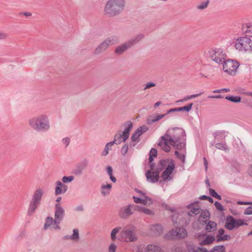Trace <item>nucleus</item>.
Returning a JSON list of instances; mask_svg holds the SVG:
<instances>
[{"mask_svg":"<svg viewBox=\"0 0 252 252\" xmlns=\"http://www.w3.org/2000/svg\"><path fill=\"white\" fill-rule=\"evenodd\" d=\"M64 215V210L59 204H56L55 219L60 223Z\"/></svg>","mask_w":252,"mask_h":252,"instance_id":"20","label":"nucleus"},{"mask_svg":"<svg viewBox=\"0 0 252 252\" xmlns=\"http://www.w3.org/2000/svg\"><path fill=\"white\" fill-rule=\"evenodd\" d=\"M153 233L155 235H159L162 232V227L159 224L154 225L151 227Z\"/></svg>","mask_w":252,"mask_h":252,"instance_id":"32","label":"nucleus"},{"mask_svg":"<svg viewBox=\"0 0 252 252\" xmlns=\"http://www.w3.org/2000/svg\"><path fill=\"white\" fill-rule=\"evenodd\" d=\"M135 191L140 194L141 198H145V196H146L145 192H142L138 189H135Z\"/></svg>","mask_w":252,"mask_h":252,"instance_id":"55","label":"nucleus"},{"mask_svg":"<svg viewBox=\"0 0 252 252\" xmlns=\"http://www.w3.org/2000/svg\"><path fill=\"white\" fill-rule=\"evenodd\" d=\"M143 37V36L142 35H138L133 39H132L120 46H118L115 49V53L118 55L123 54L133 45L140 41Z\"/></svg>","mask_w":252,"mask_h":252,"instance_id":"10","label":"nucleus"},{"mask_svg":"<svg viewBox=\"0 0 252 252\" xmlns=\"http://www.w3.org/2000/svg\"><path fill=\"white\" fill-rule=\"evenodd\" d=\"M201 94H192V95H189V96H188V98L189 99H192L193 98H195V97H198L199 96V95H201Z\"/></svg>","mask_w":252,"mask_h":252,"instance_id":"56","label":"nucleus"},{"mask_svg":"<svg viewBox=\"0 0 252 252\" xmlns=\"http://www.w3.org/2000/svg\"><path fill=\"white\" fill-rule=\"evenodd\" d=\"M216 147L218 149H220L222 150H227L226 145L224 144L217 143L216 144Z\"/></svg>","mask_w":252,"mask_h":252,"instance_id":"46","label":"nucleus"},{"mask_svg":"<svg viewBox=\"0 0 252 252\" xmlns=\"http://www.w3.org/2000/svg\"><path fill=\"white\" fill-rule=\"evenodd\" d=\"M158 164L156 165L154 164H151V169L145 174L148 182L154 183L158 181L160 170H158Z\"/></svg>","mask_w":252,"mask_h":252,"instance_id":"11","label":"nucleus"},{"mask_svg":"<svg viewBox=\"0 0 252 252\" xmlns=\"http://www.w3.org/2000/svg\"><path fill=\"white\" fill-rule=\"evenodd\" d=\"M63 143L65 145V146L66 147L68 146L70 143V139L69 138H63L62 140Z\"/></svg>","mask_w":252,"mask_h":252,"instance_id":"50","label":"nucleus"},{"mask_svg":"<svg viewBox=\"0 0 252 252\" xmlns=\"http://www.w3.org/2000/svg\"><path fill=\"white\" fill-rule=\"evenodd\" d=\"M193 106V103H190L188 105L183 106V111H185L187 112L190 111L192 109Z\"/></svg>","mask_w":252,"mask_h":252,"instance_id":"47","label":"nucleus"},{"mask_svg":"<svg viewBox=\"0 0 252 252\" xmlns=\"http://www.w3.org/2000/svg\"><path fill=\"white\" fill-rule=\"evenodd\" d=\"M112 171H113L112 168L111 166L107 167V172L108 174H109V175H111L112 174Z\"/></svg>","mask_w":252,"mask_h":252,"instance_id":"57","label":"nucleus"},{"mask_svg":"<svg viewBox=\"0 0 252 252\" xmlns=\"http://www.w3.org/2000/svg\"><path fill=\"white\" fill-rule=\"evenodd\" d=\"M74 180V177L72 176H63L62 178V181L64 183H68L72 182Z\"/></svg>","mask_w":252,"mask_h":252,"instance_id":"42","label":"nucleus"},{"mask_svg":"<svg viewBox=\"0 0 252 252\" xmlns=\"http://www.w3.org/2000/svg\"><path fill=\"white\" fill-rule=\"evenodd\" d=\"M134 207L133 205H128L121 208L119 211L120 217L123 219L127 218L133 214L132 208L134 209Z\"/></svg>","mask_w":252,"mask_h":252,"instance_id":"18","label":"nucleus"},{"mask_svg":"<svg viewBox=\"0 0 252 252\" xmlns=\"http://www.w3.org/2000/svg\"><path fill=\"white\" fill-rule=\"evenodd\" d=\"M187 236L186 230L183 228H180L177 229H172L166 235V237L169 239L174 238H184Z\"/></svg>","mask_w":252,"mask_h":252,"instance_id":"16","label":"nucleus"},{"mask_svg":"<svg viewBox=\"0 0 252 252\" xmlns=\"http://www.w3.org/2000/svg\"><path fill=\"white\" fill-rule=\"evenodd\" d=\"M125 129L122 133L116 134L113 141L114 144H119L124 142L129 137V132L132 128L133 124L130 121H128L125 124Z\"/></svg>","mask_w":252,"mask_h":252,"instance_id":"7","label":"nucleus"},{"mask_svg":"<svg viewBox=\"0 0 252 252\" xmlns=\"http://www.w3.org/2000/svg\"><path fill=\"white\" fill-rule=\"evenodd\" d=\"M60 222L55 219L54 220L51 217H47L45 220L44 228V229H47L48 228L60 229Z\"/></svg>","mask_w":252,"mask_h":252,"instance_id":"17","label":"nucleus"},{"mask_svg":"<svg viewBox=\"0 0 252 252\" xmlns=\"http://www.w3.org/2000/svg\"><path fill=\"white\" fill-rule=\"evenodd\" d=\"M144 250V252H164L159 246L153 244H149L147 245ZM138 252H143L142 250L140 251L139 249Z\"/></svg>","mask_w":252,"mask_h":252,"instance_id":"23","label":"nucleus"},{"mask_svg":"<svg viewBox=\"0 0 252 252\" xmlns=\"http://www.w3.org/2000/svg\"><path fill=\"white\" fill-rule=\"evenodd\" d=\"M112 188V185L110 184H102L101 187V193L103 196H106L110 194Z\"/></svg>","mask_w":252,"mask_h":252,"instance_id":"27","label":"nucleus"},{"mask_svg":"<svg viewBox=\"0 0 252 252\" xmlns=\"http://www.w3.org/2000/svg\"><path fill=\"white\" fill-rule=\"evenodd\" d=\"M125 6V0H108L103 9L104 15L109 17L116 16L122 12Z\"/></svg>","mask_w":252,"mask_h":252,"instance_id":"2","label":"nucleus"},{"mask_svg":"<svg viewBox=\"0 0 252 252\" xmlns=\"http://www.w3.org/2000/svg\"><path fill=\"white\" fill-rule=\"evenodd\" d=\"M208 98H222V97L220 95H217L209 96Z\"/></svg>","mask_w":252,"mask_h":252,"instance_id":"59","label":"nucleus"},{"mask_svg":"<svg viewBox=\"0 0 252 252\" xmlns=\"http://www.w3.org/2000/svg\"><path fill=\"white\" fill-rule=\"evenodd\" d=\"M43 194L44 191L43 189L41 188L37 189L33 193L31 201L39 205Z\"/></svg>","mask_w":252,"mask_h":252,"instance_id":"21","label":"nucleus"},{"mask_svg":"<svg viewBox=\"0 0 252 252\" xmlns=\"http://www.w3.org/2000/svg\"><path fill=\"white\" fill-rule=\"evenodd\" d=\"M157 155V151L156 149H152L150 152L149 161L150 164L152 163L153 157H156Z\"/></svg>","mask_w":252,"mask_h":252,"instance_id":"38","label":"nucleus"},{"mask_svg":"<svg viewBox=\"0 0 252 252\" xmlns=\"http://www.w3.org/2000/svg\"><path fill=\"white\" fill-rule=\"evenodd\" d=\"M171 139L166 134L161 136L158 142V146L165 152H168L171 150V146H175V143L172 142Z\"/></svg>","mask_w":252,"mask_h":252,"instance_id":"14","label":"nucleus"},{"mask_svg":"<svg viewBox=\"0 0 252 252\" xmlns=\"http://www.w3.org/2000/svg\"><path fill=\"white\" fill-rule=\"evenodd\" d=\"M148 130V127L145 125L139 127L132 135L131 137V140L132 141H136L139 137Z\"/></svg>","mask_w":252,"mask_h":252,"instance_id":"19","label":"nucleus"},{"mask_svg":"<svg viewBox=\"0 0 252 252\" xmlns=\"http://www.w3.org/2000/svg\"><path fill=\"white\" fill-rule=\"evenodd\" d=\"M217 227V223L214 221H210L206 226V230L208 232H213Z\"/></svg>","mask_w":252,"mask_h":252,"instance_id":"35","label":"nucleus"},{"mask_svg":"<svg viewBox=\"0 0 252 252\" xmlns=\"http://www.w3.org/2000/svg\"><path fill=\"white\" fill-rule=\"evenodd\" d=\"M246 215H251L252 214V205L247 208L244 212Z\"/></svg>","mask_w":252,"mask_h":252,"instance_id":"52","label":"nucleus"},{"mask_svg":"<svg viewBox=\"0 0 252 252\" xmlns=\"http://www.w3.org/2000/svg\"><path fill=\"white\" fill-rule=\"evenodd\" d=\"M237 204L238 205H249L252 204V203L248 202H242V201H238Z\"/></svg>","mask_w":252,"mask_h":252,"instance_id":"58","label":"nucleus"},{"mask_svg":"<svg viewBox=\"0 0 252 252\" xmlns=\"http://www.w3.org/2000/svg\"><path fill=\"white\" fill-rule=\"evenodd\" d=\"M190 211L189 212V216L195 215L200 213V209L196 204H192L188 206Z\"/></svg>","mask_w":252,"mask_h":252,"instance_id":"26","label":"nucleus"},{"mask_svg":"<svg viewBox=\"0 0 252 252\" xmlns=\"http://www.w3.org/2000/svg\"><path fill=\"white\" fill-rule=\"evenodd\" d=\"M211 252H225V248L223 246H216L213 248Z\"/></svg>","mask_w":252,"mask_h":252,"instance_id":"37","label":"nucleus"},{"mask_svg":"<svg viewBox=\"0 0 252 252\" xmlns=\"http://www.w3.org/2000/svg\"><path fill=\"white\" fill-rule=\"evenodd\" d=\"M209 219V213L207 211H203L200 214L198 220L200 222H206Z\"/></svg>","mask_w":252,"mask_h":252,"instance_id":"34","label":"nucleus"},{"mask_svg":"<svg viewBox=\"0 0 252 252\" xmlns=\"http://www.w3.org/2000/svg\"><path fill=\"white\" fill-rule=\"evenodd\" d=\"M209 193L213 197L216 198L219 200L221 199V196L220 195H219L214 189H209Z\"/></svg>","mask_w":252,"mask_h":252,"instance_id":"40","label":"nucleus"},{"mask_svg":"<svg viewBox=\"0 0 252 252\" xmlns=\"http://www.w3.org/2000/svg\"><path fill=\"white\" fill-rule=\"evenodd\" d=\"M29 126L37 132H45L51 127L49 117L45 114H41L31 118L28 120Z\"/></svg>","mask_w":252,"mask_h":252,"instance_id":"1","label":"nucleus"},{"mask_svg":"<svg viewBox=\"0 0 252 252\" xmlns=\"http://www.w3.org/2000/svg\"><path fill=\"white\" fill-rule=\"evenodd\" d=\"M6 35L2 32H0V39H5L6 37Z\"/></svg>","mask_w":252,"mask_h":252,"instance_id":"60","label":"nucleus"},{"mask_svg":"<svg viewBox=\"0 0 252 252\" xmlns=\"http://www.w3.org/2000/svg\"><path fill=\"white\" fill-rule=\"evenodd\" d=\"M209 252L207 249L205 248H200L199 247V252Z\"/></svg>","mask_w":252,"mask_h":252,"instance_id":"61","label":"nucleus"},{"mask_svg":"<svg viewBox=\"0 0 252 252\" xmlns=\"http://www.w3.org/2000/svg\"><path fill=\"white\" fill-rule=\"evenodd\" d=\"M122 228L121 227H117L113 228L110 234L111 239L112 241H115L118 239V237H117V235L121 232Z\"/></svg>","mask_w":252,"mask_h":252,"instance_id":"28","label":"nucleus"},{"mask_svg":"<svg viewBox=\"0 0 252 252\" xmlns=\"http://www.w3.org/2000/svg\"><path fill=\"white\" fill-rule=\"evenodd\" d=\"M110 176V179H111V180L114 182V183H115L116 182V179L115 177H114L112 174L111 175H109Z\"/></svg>","mask_w":252,"mask_h":252,"instance_id":"63","label":"nucleus"},{"mask_svg":"<svg viewBox=\"0 0 252 252\" xmlns=\"http://www.w3.org/2000/svg\"><path fill=\"white\" fill-rule=\"evenodd\" d=\"M219 234L217 236V241L227 240L229 238V236L225 235L222 236L224 234V231L223 229H220L218 231Z\"/></svg>","mask_w":252,"mask_h":252,"instance_id":"33","label":"nucleus"},{"mask_svg":"<svg viewBox=\"0 0 252 252\" xmlns=\"http://www.w3.org/2000/svg\"><path fill=\"white\" fill-rule=\"evenodd\" d=\"M133 198L136 203H141L143 205H151L153 203L152 200L147 196H145V198L133 196Z\"/></svg>","mask_w":252,"mask_h":252,"instance_id":"24","label":"nucleus"},{"mask_svg":"<svg viewBox=\"0 0 252 252\" xmlns=\"http://www.w3.org/2000/svg\"><path fill=\"white\" fill-rule=\"evenodd\" d=\"M240 66L239 62L236 60L227 59L222 64V69L226 73L230 75H235Z\"/></svg>","mask_w":252,"mask_h":252,"instance_id":"8","label":"nucleus"},{"mask_svg":"<svg viewBox=\"0 0 252 252\" xmlns=\"http://www.w3.org/2000/svg\"><path fill=\"white\" fill-rule=\"evenodd\" d=\"M114 144L113 142H111L106 144L104 150L102 153V155L103 156H105L108 154L109 150H111V148L113 146Z\"/></svg>","mask_w":252,"mask_h":252,"instance_id":"36","label":"nucleus"},{"mask_svg":"<svg viewBox=\"0 0 252 252\" xmlns=\"http://www.w3.org/2000/svg\"><path fill=\"white\" fill-rule=\"evenodd\" d=\"M134 210L139 212H142L147 215H153L154 214V213L152 210L140 205H135L134 207Z\"/></svg>","mask_w":252,"mask_h":252,"instance_id":"25","label":"nucleus"},{"mask_svg":"<svg viewBox=\"0 0 252 252\" xmlns=\"http://www.w3.org/2000/svg\"><path fill=\"white\" fill-rule=\"evenodd\" d=\"M208 54L212 61L217 63H222V61L226 58V54L222 48H212L208 50Z\"/></svg>","mask_w":252,"mask_h":252,"instance_id":"6","label":"nucleus"},{"mask_svg":"<svg viewBox=\"0 0 252 252\" xmlns=\"http://www.w3.org/2000/svg\"><path fill=\"white\" fill-rule=\"evenodd\" d=\"M56 185L55 193L56 195L64 193L67 189V187L61 181H57Z\"/></svg>","mask_w":252,"mask_h":252,"instance_id":"22","label":"nucleus"},{"mask_svg":"<svg viewBox=\"0 0 252 252\" xmlns=\"http://www.w3.org/2000/svg\"><path fill=\"white\" fill-rule=\"evenodd\" d=\"M117 246L114 243H111L108 247V252H116Z\"/></svg>","mask_w":252,"mask_h":252,"instance_id":"45","label":"nucleus"},{"mask_svg":"<svg viewBox=\"0 0 252 252\" xmlns=\"http://www.w3.org/2000/svg\"><path fill=\"white\" fill-rule=\"evenodd\" d=\"M176 156L182 160L183 162L185 160V155L184 154L180 155L178 151H176L175 153Z\"/></svg>","mask_w":252,"mask_h":252,"instance_id":"51","label":"nucleus"},{"mask_svg":"<svg viewBox=\"0 0 252 252\" xmlns=\"http://www.w3.org/2000/svg\"><path fill=\"white\" fill-rule=\"evenodd\" d=\"M165 116V114H158L149 118L147 120V123L149 124H152V123L156 122L161 119Z\"/></svg>","mask_w":252,"mask_h":252,"instance_id":"31","label":"nucleus"},{"mask_svg":"<svg viewBox=\"0 0 252 252\" xmlns=\"http://www.w3.org/2000/svg\"><path fill=\"white\" fill-rule=\"evenodd\" d=\"M199 244L201 246L209 245L212 244L215 241V237L212 235H208L206 233L199 234L196 236Z\"/></svg>","mask_w":252,"mask_h":252,"instance_id":"15","label":"nucleus"},{"mask_svg":"<svg viewBox=\"0 0 252 252\" xmlns=\"http://www.w3.org/2000/svg\"><path fill=\"white\" fill-rule=\"evenodd\" d=\"M215 205L216 208L218 210L222 211L224 210L223 207L222 206V205L220 203H219L218 202H216L215 203Z\"/></svg>","mask_w":252,"mask_h":252,"instance_id":"49","label":"nucleus"},{"mask_svg":"<svg viewBox=\"0 0 252 252\" xmlns=\"http://www.w3.org/2000/svg\"><path fill=\"white\" fill-rule=\"evenodd\" d=\"M166 136L171 139L172 142L176 145L180 139L184 136L185 132L182 128L179 127H173L169 128L166 132Z\"/></svg>","mask_w":252,"mask_h":252,"instance_id":"9","label":"nucleus"},{"mask_svg":"<svg viewBox=\"0 0 252 252\" xmlns=\"http://www.w3.org/2000/svg\"><path fill=\"white\" fill-rule=\"evenodd\" d=\"M244 225H247V223L244 220L242 219L236 220L232 216L227 217L225 223V227L229 230H232Z\"/></svg>","mask_w":252,"mask_h":252,"instance_id":"12","label":"nucleus"},{"mask_svg":"<svg viewBox=\"0 0 252 252\" xmlns=\"http://www.w3.org/2000/svg\"><path fill=\"white\" fill-rule=\"evenodd\" d=\"M39 205V204L31 201L29 204V206L28 209V215L29 216L32 215L35 210Z\"/></svg>","mask_w":252,"mask_h":252,"instance_id":"29","label":"nucleus"},{"mask_svg":"<svg viewBox=\"0 0 252 252\" xmlns=\"http://www.w3.org/2000/svg\"><path fill=\"white\" fill-rule=\"evenodd\" d=\"M158 170H163L161 175V181H169L172 178V174L175 169L174 161L170 158L161 160L158 163Z\"/></svg>","mask_w":252,"mask_h":252,"instance_id":"3","label":"nucleus"},{"mask_svg":"<svg viewBox=\"0 0 252 252\" xmlns=\"http://www.w3.org/2000/svg\"><path fill=\"white\" fill-rule=\"evenodd\" d=\"M117 41L116 39L114 37H110L106 38L104 41L100 43L94 50V54L98 55L105 51L107 48Z\"/></svg>","mask_w":252,"mask_h":252,"instance_id":"13","label":"nucleus"},{"mask_svg":"<svg viewBox=\"0 0 252 252\" xmlns=\"http://www.w3.org/2000/svg\"><path fill=\"white\" fill-rule=\"evenodd\" d=\"M128 145H124L121 149L122 154L123 155H125L127 153V152L128 151Z\"/></svg>","mask_w":252,"mask_h":252,"instance_id":"48","label":"nucleus"},{"mask_svg":"<svg viewBox=\"0 0 252 252\" xmlns=\"http://www.w3.org/2000/svg\"><path fill=\"white\" fill-rule=\"evenodd\" d=\"M137 239L134 227H126L122 230L120 235L118 236V240L125 242H132Z\"/></svg>","mask_w":252,"mask_h":252,"instance_id":"5","label":"nucleus"},{"mask_svg":"<svg viewBox=\"0 0 252 252\" xmlns=\"http://www.w3.org/2000/svg\"><path fill=\"white\" fill-rule=\"evenodd\" d=\"M249 173L250 176L252 177V166H251L249 169Z\"/></svg>","mask_w":252,"mask_h":252,"instance_id":"64","label":"nucleus"},{"mask_svg":"<svg viewBox=\"0 0 252 252\" xmlns=\"http://www.w3.org/2000/svg\"><path fill=\"white\" fill-rule=\"evenodd\" d=\"M39 205V204L31 201L29 204V206L28 209V215L29 216L32 215L35 210Z\"/></svg>","mask_w":252,"mask_h":252,"instance_id":"30","label":"nucleus"},{"mask_svg":"<svg viewBox=\"0 0 252 252\" xmlns=\"http://www.w3.org/2000/svg\"><path fill=\"white\" fill-rule=\"evenodd\" d=\"M189 252H199V247L190 246L188 248Z\"/></svg>","mask_w":252,"mask_h":252,"instance_id":"44","label":"nucleus"},{"mask_svg":"<svg viewBox=\"0 0 252 252\" xmlns=\"http://www.w3.org/2000/svg\"><path fill=\"white\" fill-rule=\"evenodd\" d=\"M209 1L201 2L197 6V8L199 10H203L207 7Z\"/></svg>","mask_w":252,"mask_h":252,"instance_id":"41","label":"nucleus"},{"mask_svg":"<svg viewBox=\"0 0 252 252\" xmlns=\"http://www.w3.org/2000/svg\"><path fill=\"white\" fill-rule=\"evenodd\" d=\"M234 47L239 52L250 53L252 51V40L247 36H240L235 39Z\"/></svg>","mask_w":252,"mask_h":252,"instance_id":"4","label":"nucleus"},{"mask_svg":"<svg viewBox=\"0 0 252 252\" xmlns=\"http://www.w3.org/2000/svg\"><path fill=\"white\" fill-rule=\"evenodd\" d=\"M243 29H244L245 28H246L247 29L252 28V23H246L243 25Z\"/></svg>","mask_w":252,"mask_h":252,"instance_id":"54","label":"nucleus"},{"mask_svg":"<svg viewBox=\"0 0 252 252\" xmlns=\"http://www.w3.org/2000/svg\"><path fill=\"white\" fill-rule=\"evenodd\" d=\"M70 238L72 240H78L79 238V232L77 229L73 230V233L70 237Z\"/></svg>","mask_w":252,"mask_h":252,"instance_id":"43","label":"nucleus"},{"mask_svg":"<svg viewBox=\"0 0 252 252\" xmlns=\"http://www.w3.org/2000/svg\"><path fill=\"white\" fill-rule=\"evenodd\" d=\"M155 86H156V84L154 83H151V82L148 83L145 85L144 90L149 89L150 88L155 87Z\"/></svg>","mask_w":252,"mask_h":252,"instance_id":"53","label":"nucleus"},{"mask_svg":"<svg viewBox=\"0 0 252 252\" xmlns=\"http://www.w3.org/2000/svg\"><path fill=\"white\" fill-rule=\"evenodd\" d=\"M225 98L234 102H240L241 101V97L240 96H227Z\"/></svg>","mask_w":252,"mask_h":252,"instance_id":"39","label":"nucleus"},{"mask_svg":"<svg viewBox=\"0 0 252 252\" xmlns=\"http://www.w3.org/2000/svg\"><path fill=\"white\" fill-rule=\"evenodd\" d=\"M174 112H177L176 108L169 109L167 112V114H169L170 113Z\"/></svg>","mask_w":252,"mask_h":252,"instance_id":"62","label":"nucleus"}]
</instances>
